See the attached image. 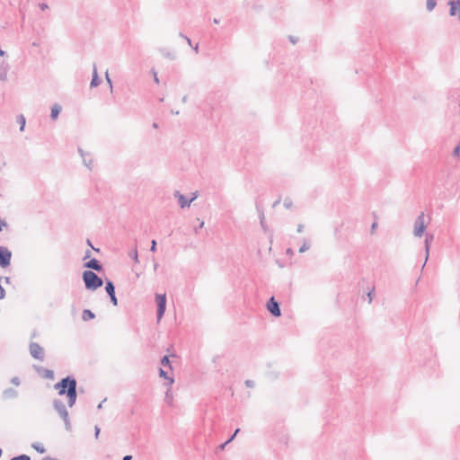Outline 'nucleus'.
<instances>
[{
    "mask_svg": "<svg viewBox=\"0 0 460 460\" xmlns=\"http://www.w3.org/2000/svg\"><path fill=\"white\" fill-rule=\"evenodd\" d=\"M165 398H166V400H167L168 402L172 401V398H170V396H169V392H167V393H166V396H165Z\"/></svg>",
    "mask_w": 460,
    "mask_h": 460,
    "instance_id": "6e6d98bb",
    "label": "nucleus"
},
{
    "mask_svg": "<svg viewBox=\"0 0 460 460\" xmlns=\"http://www.w3.org/2000/svg\"><path fill=\"white\" fill-rule=\"evenodd\" d=\"M161 365H163L164 367H168L171 370L172 369V365H171V362H170V359H169V357L168 356H164L161 359Z\"/></svg>",
    "mask_w": 460,
    "mask_h": 460,
    "instance_id": "393cba45",
    "label": "nucleus"
},
{
    "mask_svg": "<svg viewBox=\"0 0 460 460\" xmlns=\"http://www.w3.org/2000/svg\"><path fill=\"white\" fill-rule=\"evenodd\" d=\"M374 292H375V288H372V290H370V291L367 293L368 303H371V302H372L373 296H374Z\"/></svg>",
    "mask_w": 460,
    "mask_h": 460,
    "instance_id": "72a5a7b5",
    "label": "nucleus"
},
{
    "mask_svg": "<svg viewBox=\"0 0 460 460\" xmlns=\"http://www.w3.org/2000/svg\"><path fill=\"white\" fill-rule=\"evenodd\" d=\"M254 382L252 380H246L245 381V385L249 388H252L254 387Z\"/></svg>",
    "mask_w": 460,
    "mask_h": 460,
    "instance_id": "c9c22d12",
    "label": "nucleus"
},
{
    "mask_svg": "<svg viewBox=\"0 0 460 460\" xmlns=\"http://www.w3.org/2000/svg\"><path fill=\"white\" fill-rule=\"evenodd\" d=\"M4 281L5 284H10L11 283V278L10 277H4Z\"/></svg>",
    "mask_w": 460,
    "mask_h": 460,
    "instance_id": "49530a36",
    "label": "nucleus"
},
{
    "mask_svg": "<svg viewBox=\"0 0 460 460\" xmlns=\"http://www.w3.org/2000/svg\"><path fill=\"white\" fill-rule=\"evenodd\" d=\"M426 227H427V223L425 221V215L422 212L418 216V217L416 218V220L414 222L413 234L417 237H420L423 234Z\"/></svg>",
    "mask_w": 460,
    "mask_h": 460,
    "instance_id": "20e7f679",
    "label": "nucleus"
},
{
    "mask_svg": "<svg viewBox=\"0 0 460 460\" xmlns=\"http://www.w3.org/2000/svg\"><path fill=\"white\" fill-rule=\"evenodd\" d=\"M227 444H228V443H226V441L224 444H222V445L220 446V447H221L222 449H224V448H225V447H226Z\"/></svg>",
    "mask_w": 460,
    "mask_h": 460,
    "instance_id": "052dcab7",
    "label": "nucleus"
},
{
    "mask_svg": "<svg viewBox=\"0 0 460 460\" xmlns=\"http://www.w3.org/2000/svg\"><path fill=\"white\" fill-rule=\"evenodd\" d=\"M164 57H166V58H170V59H174V55H173V54H172V53H170V52L165 53V54H164Z\"/></svg>",
    "mask_w": 460,
    "mask_h": 460,
    "instance_id": "79ce46f5",
    "label": "nucleus"
},
{
    "mask_svg": "<svg viewBox=\"0 0 460 460\" xmlns=\"http://www.w3.org/2000/svg\"><path fill=\"white\" fill-rule=\"evenodd\" d=\"M437 5V1L436 0H427L426 2V8L429 12H431L435 9Z\"/></svg>",
    "mask_w": 460,
    "mask_h": 460,
    "instance_id": "b1692460",
    "label": "nucleus"
},
{
    "mask_svg": "<svg viewBox=\"0 0 460 460\" xmlns=\"http://www.w3.org/2000/svg\"><path fill=\"white\" fill-rule=\"evenodd\" d=\"M131 459H132L131 456H125L122 460H131Z\"/></svg>",
    "mask_w": 460,
    "mask_h": 460,
    "instance_id": "864d4df0",
    "label": "nucleus"
},
{
    "mask_svg": "<svg viewBox=\"0 0 460 460\" xmlns=\"http://www.w3.org/2000/svg\"><path fill=\"white\" fill-rule=\"evenodd\" d=\"M260 224H261V227L264 229V231H266L267 226L265 225L264 214L262 212L260 214Z\"/></svg>",
    "mask_w": 460,
    "mask_h": 460,
    "instance_id": "bb28decb",
    "label": "nucleus"
},
{
    "mask_svg": "<svg viewBox=\"0 0 460 460\" xmlns=\"http://www.w3.org/2000/svg\"><path fill=\"white\" fill-rule=\"evenodd\" d=\"M105 290L107 292V294L109 295L110 298H111V302L112 303L113 305H118V299L116 297V294H115V286L113 284V282L110 279H106V283H105Z\"/></svg>",
    "mask_w": 460,
    "mask_h": 460,
    "instance_id": "1a4fd4ad",
    "label": "nucleus"
},
{
    "mask_svg": "<svg viewBox=\"0 0 460 460\" xmlns=\"http://www.w3.org/2000/svg\"><path fill=\"white\" fill-rule=\"evenodd\" d=\"M173 196L178 199L179 205L181 208L186 207H190L191 204V200H189L183 194H181L179 190H175Z\"/></svg>",
    "mask_w": 460,
    "mask_h": 460,
    "instance_id": "f8f14e48",
    "label": "nucleus"
},
{
    "mask_svg": "<svg viewBox=\"0 0 460 460\" xmlns=\"http://www.w3.org/2000/svg\"><path fill=\"white\" fill-rule=\"evenodd\" d=\"M4 55H5V51H4V50L0 49V56H2V57H3V56H4Z\"/></svg>",
    "mask_w": 460,
    "mask_h": 460,
    "instance_id": "e2e57ef3",
    "label": "nucleus"
},
{
    "mask_svg": "<svg viewBox=\"0 0 460 460\" xmlns=\"http://www.w3.org/2000/svg\"><path fill=\"white\" fill-rule=\"evenodd\" d=\"M30 354L32 358L35 359L43 361L44 359V349L37 342H31L30 343Z\"/></svg>",
    "mask_w": 460,
    "mask_h": 460,
    "instance_id": "0eeeda50",
    "label": "nucleus"
},
{
    "mask_svg": "<svg viewBox=\"0 0 460 460\" xmlns=\"http://www.w3.org/2000/svg\"><path fill=\"white\" fill-rule=\"evenodd\" d=\"M283 205L286 208H290L292 207V200L289 198H287L284 199Z\"/></svg>",
    "mask_w": 460,
    "mask_h": 460,
    "instance_id": "c85d7f7f",
    "label": "nucleus"
},
{
    "mask_svg": "<svg viewBox=\"0 0 460 460\" xmlns=\"http://www.w3.org/2000/svg\"><path fill=\"white\" fill-rule=\"evenodd\" d=\"M82 278L85 288L88 290H96L103 285L102 279L92 270H84L83 272Z\"/></svg>",
    "mask_w": 460,
    "mask_h": 460,
    "instance_id": "f03ea898",
    "label": "nucleus"
},
{
    "mask_svg": "<svg viewBox=\"0 0 460 460\" xmlns=\"http://www.w3.org/2000/svg\"><path fill=\"white\" fill-rule=\"evenodd\" d=\"M303 230H304V226H303L302 224H299V225L297 226V232H298V233H302V232H303Z\"/></svg>",
    "mask_w": 460,
    "mask_h": 460,
    "instance_id": "c03bdc74",
    "label": "nucleus"
},
{
    "mask_svg": "<svg viewBox=\"0 0 460 460\" xmlns=\"http://www.w3.org/2000/svg\"><path fill=\"white\" fill-rule=\"evenodd\" d=\"M7 223L5 220L0 218V232L3 230V227H5Z\"/></svg>",
    "mask_w": 460,
    "mask_h": 460,
    "instance_id": "4c0bfd02",
    "label": "nucleus"
},
{
    "mask_svg": "<svg viewBox=\"0 0 460 460\" xmlns=\"http://www.w3.org/2000/svg\"><path fill=\"white\" fill-rule=\"evenodd\" d=\"M204 226V221H200L199 225L197 226V227L194 228V232L197 234L199 229L202 228Z\"/></svg>",
    "mask_w": 460,
    "mask_h": 460,
    "instance_id": "58836bf2",
    "label": "nucleus"
},
{
    "mask_svg": "<svg viewBox=\"0 0 460 460\" xmlns=\"http://www.w3.org/2000/svg\"><path fill=\"white\" fill-rule=\"evenodd\" d=\"M153 128H158V124H157L156 122H154V123H153Z\"/></svg>",
    "mask_w": 460,
    "mask_h": 460,
    "instance_id": "680f3d73",
    "label": "nucleus"
},
{
    "mask_svg": "<svg viewBox=\"0 0 460 460\" xmlns=\"http://www.w3.org/2000/svg\"><path fill=\"white\" fill-rule=\"evenodd\" d=\"M105 401H106V399H105V400H103L102 402H100V403H99V405H98V409H102V403H103Z\"/></svg>",
    "mask_w": 460,
    "mask_h": 460,
    "instance_id": "13d9d810",
    "label": "nucleus"
},
{
    "mask_svg": "<svg viewBox=\"0 0 460 460\" xmlns=\"http://www.w3.org/2000/svg\"><path fill=\"white\" fill-rule=\"evenodd\" d=\"M279 200L275 201L274 204H273V207L279 205Z\"/></svg>",
    "mask_w": 460,
    "mask_h": 460,
    "instance_id": "69168bd1",
    "label": "nucleus"
},
{
    "mask_svg": "<svg viewBox=\"0 0 460 460\" xmlns=\"http://www.w3.org/2000/svg\"><path fill=\"white\" fill-rule=\"evenodd\" d=\"M95 317V314L89 309H84L82 314V319L84 321H89Z\"/></svg>",
    "mask_w": 460,
    "mask_h": 460,
    "instance_id": "aec40b11",
    "label": "nucleus"
},
{
    "mask_svg": "<svg viewBox=\"0 0 460 460\" xmlns=\"http://www.w3.org/2000/svg\"><path fill=\"white\" fill-rule=\"evenodd\" d=\"M159 376L168 380V385H172V383L174 382L173 378L168 376L167 372L164 371L163 368L159 369Z\"/></svg>",
    "mask_w": 460,
    "mask_h": 460,
    "instance_id": "4be33fe9",
    "label": "nucleus"
},
{
    "mask_svg": "<svg viewBox=\"0 0 460 460\" xmlns=\"http://www.w3.org/2000/svg\"><path fill=\"white\" fill-rule=\"evenodd\" d=\"M197 198H198V192H194V193H192V198H191V199H190L189 200H191V202H192V201H194Z\"/></svg>",
    "mask_w": 460,
    "mask_h": 460,
    "instance_id": "a18cd8bd",
    "label": "nucleus"
},
{
    "mask_svg": "<svg viewBox=\"0 0 460 460\" xmlns=\"http://www.w3.org/2000/svg\"><path fill=\"white\" fill-rule=\"evenodd\" d=\"M40 8L42 11H44V10L48 9V8H49V6H48V4H44V3H43V4H40Z\"/></svg>",
    "mask_w": 460,
    "mask_h": 460,
    "instance_id": "37998d69",
    "label": "nucleus"
},
{
    "mask_svg": "<svg viewBox=\"0 0 460 460\" xmlns=\"http://www.w3.org/2000/svg\"><path fill=\"white\" fill-rule=\"evenodd\" d=\"M11 382L12 384H13L14 385H20L21 384V381H20V378L18 376H14L11 379Z\"/></svg>",
    "mask_w": 460,
    "mask_h": 460,
    "instance_id": "7c9ffc66",
    "label": "nucleus"
},
{
    "mask_svg": "<svg viewBox=\"0 0 460 460\" xmlns=\"http://www.w3.org/2000/svg\"><path fill=\"white\" fill-rule=\"evenodd\" d=\"M377 226V223L374 222L371 226V232L373 233Z\"/></svg>",
    "mask_w": 460,
    "mask_h": 460,
    "instance_id": "de8ad7c7",
    "label": "nucleus"
},
{
    "mask_svg": "<svg viewBox=\"0 0 460 460\" xmlns=\"http://www.w3.org/2000/svg\"><path fill=\"white\" fill-rule=\"evenodd\" d=\"M154 77H155V83H159V79H158V77H157V74H156V72H155V71H154Z\"/></svg>",
    "mask_w": 460,
    "mask_h": 460,
    "instance_id": "8fccbe9b",
    "label": "nucleus"
},
{
    "mask_svg": "<svg viewBox=\"0 0 460 460\" xmlns=\"http://www.w3.org/2000/svg\"><path fill=\"white\" fill-rule=\"evenodd\" d=\"M78 153L82 156L84 164L89 169L92 170L93 168V158L91 157L90 154L84 153V151L82 148H78Z\"/></svg>",
    "mask_w": 460,
    "mask_h": 460,
    "instance_id": "ddd939ff",
    "label": "nucleus"
},
{
    "mask_svg": "<svg viewBox=\"0 0 460 460\" xmlns=\"http://www.w3.org/2000/svg\"><path fill=\"white\" fill-rule=\"evenodd\" d=\"M99 434H100V428L98 426H95V428H94L95 438H98Z\"/></svg>",
    "mask_w": 460,
    "mask_h": 460,
    "instance_id": "a19ab883",
    "label": "nucleus"
},
{
    "mask_svg": "<svg viewBox=\"0 0 460 460\" xmlns=\"http://www.w3.org/2000/svg\"><path fill=\"white\" fill-rule=\"evenodd\" d=\"M459 152H460V143L453 150V155L454 156H458L459 155Z\"/></svg>",
    "mask_w": 460,
    "mask_h": 460,
    "instance_id": "2f4dec72",
    "label": "nucleus"
},
{
    "mask_svg": "<svg viewBox=\"0 0 460 460\" xmlns=\"http://www.w3.org/2000/svg\"><path fill=\"white\" fill-rule=\"evenodd\" d=\"M12 252L5 246H0V267L4 269L10 266Z\"/></svg>",
    "mask_w": 460,
    "mask_h": 460,
    "instance_id": "423d86ee",
    "label": "nucleus"
},
{
    "mask_svg": "<svg viewBox=\"0 0 460 460\" xmlns=\"http://www.w3.org/2000/svg\"><path fill=\"white\" fill-rule=\"evenodd\" d=\"M11 460H31V457L27 455H20L13 457Z\"/></svg>",
    "mask_w": 460,
    "mask_h": 460,
    "instance_id": "cd10ccee",
    "label": "nucleus"
},
{
    "mask_svg": "<svg viewBox=\"0 0 460 460\" xmlns=\"http://www.w3.org/2000/svg\"><path fill=\"white\" fill-rule=\"evenodd\" d=\"M156 245H157L156 241H155V240H152V242H151L150 251H151V252H155V250H156Z\"/></svg>",
    "mask_w": 460,
    "mask_h": 460,
    "instance_id": "f704fd0d",
    "label": "nucleus"
},
{
    "mask_svg": "<svg viewBox=\"0 0 460 460\" xmlns=\"http://www.w3.org/2000/svg\"><path fill=\"white\" fill-rule=\"evenodd\" d=\"M87 244H88V245H90V246H91L93 250H95L96 252H98V251H99L98 249H95V248H93V247L92 243H91V241H90L89 239L87 240Z\"/></svg>",
    "mask_w": 460,
    "mask_h": 460,
    "instance_id": "603ef678",
    "label": "nucleus"
},
{
    "mask_svg": "<svg viewBox=\"0 0 460 460\" xmlns=\"http://www.w3.org/2000/svg\"><path fill=\"white\" fill-rule=\"evenodd\" d=\"M129 256L135 261V262H139L137 248H135L132 252H129Z\"/></svg>",
    "mask_w": 460,
    "mask_h": 460,
    "instance_id": "a878e982",
    "label": "nucleus"
},
{
    "mask_svg": "<svg viewBox=\"0 0 460 460\" xmlns=\"http://www.w3.org/2000/svg\"><path fill=\"white\" fill-rule=\"evenodd\" d=\"M53 406H54V409L58 413V415L64 420L66 429L70 430L71 429V422L69 420L68 411H67L64 402L60 400L56 399L53 402Z\"/></svg>",
    "mask_w": 460,
    "mask_h": 460,
    "instance_id": "7ed1b4c3",
    "label": "nucleus"
},
{
    "mask_svg": "<svg viewBox=\"0 0 460 460\" xmlns=\"http://www.w3.org/2000/svg\"><path fill=\"white\" fill-rule=\"evenodd\" d=\"M288 39L292 44H296L298 40L295 36H289Z\"/></svg>",
    "mask_w": 460,
    "mask_h": 460,
    "instance_id": "ea45409f",
    "label": "nucleus"
},
{
    "mask_svg": "<svg viewBox=\"0 0 460 460\" xmlns=\"http://www.w3.org/2000/svg\"><path fill=\"white\" fill-rule=\"evenodd\" d=\"M172 113H173V114H175V115H178V114H179V111H172Z\"/></svg>",
    "mask_w": 460,
    "mask_h": 460,
    "instance_id": "338daca9",
    "label": "nucleus"
},
{
    "mask_svg": "<svg viewBox=\"0 0 460 460\" xmlns=\"http://www.w3.org/2000/svg\"><path fill=\"white\" fill-rule=\"evenodd\" d=\"M2 396L4 400L15 399L18 396V392H17V390L11 388V387L6 388L3 391Z\"/></svg>",
    "mask_w": 460,
    "mask_h": 460,
    "instance_id": "dca6fc26",
    "label": "nucleus"
},
{
    "mask_svg": "<svg viewBox=\"0 0 460 460\" xmlns=\"http://www.w3.org/2000/svg\"><path fill=\"white\" fill-rule=\"evenodd\" d=\"M89 256H90V252H89V251H87V252H86V254H85V256H84V259L88 258Z\"/></svg>",
    "mask_w": 460,
    "mask_h": 460,
    "instance_id": "0e129e2a",
    "label": "nucleus"
},
{
    "mask_svg": "<svg viewBox=\"0 0 460 460\" xmlns=\"http://www.w3.org/2000/svg\"><path fill=\"white\" fill-rule=\"evenodd\" d=\"M158 268V263L156 261H155L154 263V270L155 271Z\"/></svg>",
    "mask_w": 460,
    "mask_h": 460,
    "instance_id": "4d7b16f0",
    "label": "nucleus"
},
{
    "mask_svg": "<svg viewBox=\"0 0 460 460\" xmlns=\"http://www.w3.org/2000/svg\"><path fill=\"white\" fill-rule=\"evenodd\" d=\"M448 4L450 6L449 9V14L451 16H456L460 13V0H451L448 2Z\"/></svg>",
    "mask_w": 460,
    "mask_h": 460,
    "instance_id": "4468645a",
    "label": "nucleus"
},
{
    "mask_svg": "<svg viewBox=\"0 0 460 460\" xmlns=\"http://www.w3.org/2000/svg\"><path fill=\"white\" fill-rule=\"evenodd\" d=\"M17 123L20 125V131L22 132L26 124L25 117L22 114L17 116Z\"/></svg>",
    "mask_w": 460,
    "mask_h": 460,
    "instance_id": "412c9836",
    "label": "nucleus"
},
{
    "mask_svg": "<svg viewBox=\"0 0 460 460\" xmlns=\"http://www.w3.org/2000/svg\"><path fill=\"white\" fill-rule=\"evenodd\" d=\"M309 249V245L307 244V242L305 240L303 245L299 248V252H305Z\"/></svg>",
    "mask_w": 460,
    "mask_h": 460,
    "instance_id": "c756f323",
    "label": "nucleus"
},
{
    "mask_svg": "<svg viewBox=\"0 0 460 460\" xmlns=\"http://www.w3.org/2000/svg\"><path fill=\"white\" fill-rule=\"evenodd\" d=\"M157 304V322H160L164 314L166 309V296L165 294H157L155 296Z\"/></svg>",
    "mask_w": 460,
    "mask_h": 460,
    "instance_id": "39448f33",
    "label": "nucleus"
},
{
    "mask_svg": "<svg viewBox=\"0 0 460 460\" xmlns=\"http://www.w3.org/2000/svg\"><path fill=\"white\" fill-rule=\"evenodd\" d=\"M287 254H293V250L291 248L287 249Z\"/></svg>",
    "mask_w": 460,
    "mask_h": 460,
    "instance_id": "5fc2aeb1",
    "label": "nucleus"
},
{
    "mask_svg": "<svg viewBox=\"0 0 460 460\" xmlns=\"http://www.w3.org/2000/svg\"><path fill=\"white\" fill-rule=\"evenodd\" d=\"M187 100H188V96L187 95H184L182 98H181V102L183 103L187 102Z\"/></svg>",
    "mask_w": 460,
    "mask_h": 460,
    "instance_id": "3c124183",
    "label": "nucleus"
},
{
    "mask_svg": "<svg viewBox=\"0 0 460 460\" xmlns=\"http://www.w3.org/2000/svg\"><path fill=\"white\" fill-rule=\"evenodd\" d=\"M106 80H107V83H108V84H109V85H110L111 92H112V89H113V87H112V82H111V78L109 77L108 73H106Z\"/></svg>",
    "mask_w": 460,
    "mask_h": 460,
    "instance_id": "e433bc0d",
    "label": "nucleus"
},
{
    "mask_svg": "<svg viewBox=\"0 0 460 460\" xmlns=\"http://www.w3.org/2000/svg\"><path fill=\"white\" fill-rule=\"evenodd\" d=\"M9 70L10 65L5 61H2L0 63V82H7Z\"/></svg>",
    "mask_w": 460,
    "mask_h": 460,
    "instance_id": "9d476101",
    "label": "nucleus"
},
{
    "mask_svg": "<svg viewBox=\"0 0 460 460\" xmlns=\"http://www.w3.org/2000/svg\"><path fill=\"white\" fill-rule=\"evenodd\" d=\"M76 380L72 376H67L54 385V388L58 391L59 395H66L69 407H73L76 402Z\"/></svg>",
    "mask_w": 460,
    "mask_h": 460,
    "instance_id": "f257e3e1",
    "label": "nucleus"
},
{
    "mask_svg": "<svg viewBox=\"0 0 460 460\" xmlns=\"http://www.w3.org/2000/svg\"><path fill=\"white\" fill-rule=\"evenodd\" d=\"M37 371L44 378H47V379H53L54 378V372L52 370H50V369L39 367V368H37Z\"/></svg>",
    "mask_w": 460,
    "mask_h": 460,
    "instance_id": "f3484780",
    "label": "nucleus"
},
{
    "mask_svg": "<svg viewBox=\"0 0 460 460\" xmlns=\"http://www.w3.org/2000/svg\"><path fill=\"white\" fill-rule=\"evenodd\" d=\"M240 431V429H236L234 434L226 440V443H230Z\"/></svg>",
    "mask_w": 460,
    "mask_h": 460,
    "instance_id": "473e14b6",
    "label": "nucleus"
},
{
    "mask_svg": "<svg viewBox=\"0 0 460 460\" xmlns=\"http://www.w3.org/2000/svg\"><path fill=\"white\" fill-rule=\"evenodd\" d=\"M433 239H434V234H426V236H425V241H424V248H425V253H426V256H425V262L422 266V269L424 268L428 259H429V249H430V245H431V243L433 242Z\"/></svg>",
    "mask_w": 460,
    "mask_h": 460,
    "instance_id": "9b49d317",
    "label": "nucleus"
},
{
    "mask_svg": "<svg viewBox=\"0 0 460 460\" xmlns=\"http://www.w3.org/2000/svg\"><path fill=\"white\" fill-rule=\"evenodd\" d=\"M213 22H214L215 24H218V23H219V20H218V19H217V18H214V19H213Z\"/></svg>",
    "mask_w": 460,
    "mask_h": 460,
    "instance_id": "bf43d9fd",
    "label": "nucleus"
},
{
    "mask_svg": "<svg viewBox=\"0 0 460 460\" xmlns=\"http://www.w3.org/2000/svg\"><path fill=\"white\" fill-rule=\"evenodd\" d=\"M194 50L198 52V44H196V46L194 47Z\"/></svg>",
    "mask_w": 460,
    "mask_h": 460,
    "instance_id": "774afa93",
    "label": "nucleus"
},
{
    "mask_svg": "<svg viewBox=\"0 0 460 460\" xmlns=\"http://www.w3.org/2000/svg\"><path fill=\"white\" fill-rule=\"evenodd\" d=\"M266 307L268 311L275 317H279L281 315V310L279 307V302L274 298V296H271L266 305Z\"/></svg>",
    "mask_w": 460,
    "mask_h": 460,
    "instance_id": "6e6552de",
    "label": "nucleus"
},
{
    "mask_svg": "<svg viewBox=\"0 0 460 460\" xmlns=\"http://www.w3.org/2000/svg\"><path fill=\"white\" fill-rule=\"evenodd\" d=\"M101 83V80L98 76V74H97V68H96V66L93 65V78H92V81H91V84H90V86L93 88V87H96L100 84Z\"/></svg>",
    "mask_w": 460,
    "mask_h": 460,
    "instance_id": "a211bd4d",
    "label": "nucleus"
},
{
    "mask_svg": "<svg viewBox=\"0 0 460 460\" xmlns=\"http://www.w3.org/2000/svg\"><path fill=\"white\" fill-rule=\"evenodd\" d=\"M61 111V106L58 104H54L51 108V114L50 117L53 120H56L58 117V114Z\"/></svg>",
    "mask_w": 460,
    "mask_h": 460,
    "instance_id": "6ab92c4d",
    "label": "nucleus"
},
{
    "mask_svg": "<svg viewBox=\"0 0 460 460\" xmlns=\"http://www.w3.org/2000/svg\"><path fill=\"white\" fill-rule=\"evenodd\" d=\"M184 40H186V42H187L190 46H191V40H190V39L189 37H184Z\"/></svg>",
    "mask_w": 460,
    "mask_h": 460,
    "instance_id": "09e8293b",
    "label": "nucleus"
},
{
    "mask_svg": "<svg viewBox=\"0 0 460 460\" xmlns=\"http://www.w3.org/2000/svg\"><path fill=\"white\" fill-rule=\"evenodd\" d=\"M85 268H89L92 270H94L96 271H102V265L100 263V261L96 259H92L89 261H87L84 264Z\"/></svg>",
    "mask_w": 460,
    "mask_h": 460,
    "instance_id": "2eb2a0df",
    "label": "nucleus"
},
{
    "mask_svg": "<svg viewBox=\"0 0 460 460\" xmlns=\"http://www.w3.org/2000/svg\"><path fill=\"white\" fill-rule=\"evenodd\" d=\"M31 447L39 453L44 454L46 452L45 447L38 442L32 443Z\"/></svg>",
    "mask_w": 460,
    "mask_h": 460,
    "instance_id": "5701e85b",
    "label": "nucleus"
}]
</instances>
